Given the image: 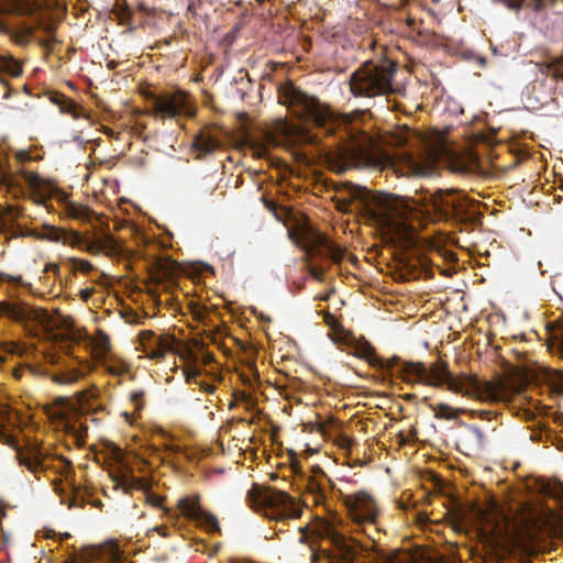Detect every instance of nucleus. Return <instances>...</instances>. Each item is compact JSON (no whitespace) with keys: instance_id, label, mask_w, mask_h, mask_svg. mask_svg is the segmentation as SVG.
<instances>
[{"instance_id":"obj_1","label":"nucleus","mask_w":563,"mask_h":563,"mask_svg":"<svg viewBox=\"0 0 563 563\" xmlns=\"http://www.w3.org/2000/svg\"><path fill=\"white\" fill-rule=\"evenodd\" d=\"M396 376L407 384H421L431 387L446 386L454 394L474 397L481 401L501 402L508 398L507 387L501 380H484L474 374L454 376L446 362L440 361L427 367L421 362L400 360Z\"/></svg>"},{"instance_id":"obj_2","label":"nucleus","mask_w":563,"mask_h":563,"mask_svg":"<svg viewBox=\"0 0 563 563\" xmlns=\"http://www.w3.org/2000/svg\"><path fill=\"white\" fill-rule=\"evenodd\" d=\"M471 514L474 520L486 530L492 538L510 547L529 551L544 538L545 522L536 516H525L519 521L507 518L497 504L490 501L485 507L473 505Z\"/></svg>"},{"instance_id":"obj_3","label":"nucleus","mask_w":563,"mask_h":563,"mask_svg":"<svg viewBox=\"0 0 563 563\" xmlns=\"http://www.w3.org/2000/svg\"><path fill=\"white\" fill-rule=\"evenodd\" d=\"M351 198L363 219L379 229L390 241L408 240L411 228L396 196L356 186L351 191Z\"/></svg>"},{"instance_id":"obj_4","label":"nucleus","mask_w":563,"mask_h":563,"mask_svg":"<svg viewBox=\"0 0 563 563\" xmlns=\"http://www.w3.org/2000/svg\"><path fill=\"white\" fill-rule=\"evenodd\" d=\"M320 536L328 540L342 563H401L398 554H388L377 548L376 537L380 533L379 518L371 523H358L356 531L363 532L368 543H363L352 537H346L333 522L325 521L320 526Z\"/></svg>"},{"instance_id":"obj_5","label":"nucleus","mask_w":563,"mask_h":563,"mask_svg":"<svg viewBox=\"0 0 563 563\" xmlns=\"http://www.w3.org/2000/svg\"><path fill=\"white\" fill-rule=\"evenodd\" d=\"M320 152L328 168L336 174L353 168L385 169L391 165V158L384 152L346 140L344 136H340L333 145H322Z\"/></svg>"},{"instance_id":"obj_6","label":"nucleus","mask_w":563,"mask_h":563,"mask_svg":"<svg viewBox=\"0 0 563 563\" xmlns=\"http://www.w3.org/2000/svg\"><path fill=\"white\" fill-rule=\"evenodd\" d=\"M397 70L398 64L389 58L366 60L350 75V91L355 98L395 95L398 91L394 85Z\"/></svg>"},{"instance_id":"obj_7","label":"nucleus","mask_w":563,"mask_h":563,"mask_svg":"<svg viewBox=\"0 0 563 563\" xmlns=\"http://www.w3.org/2000/svg\"><path fill=\"white\" fill-rule=\"evenodd\" d=\"M279 102L287 106L298 118L322 129L324 134L334 133L336 122L333 112L316 97L306 93L295 85L289 82L280 87Z\"/></svg>"},{"instance_id":"obj_8","label":"nucleus","mask_w":563,"mask_h":563,"mask_svg":"<svg viewBox=\"0 0 563 563\" xmlns=\"http://www.w3.org/2000/svg\"><path fill=\"white\" fill-rule=\"evenodd\" d=\"M12 14L30 16L33 25L27 27V33L32 34L34 30L48 33L49 36L41 40L40 44L46 49H53L56 38L52 34L56 23L49 18L42 0H0V30L5 27V18Z\"/></svg>"},{"instance_id":"obj_9","label":"nucleus","mask_w":563,"mask_h":563,"mask_svg":"<svg viewBox=\"0 0 563 563\" xmlns=\"http://www.w3.org/2000/svg\"><path fill=\"white\" fill-rule=\"evenodd\" d=\"M247 500L252 507L262 511L269 520L286 521L301 516V509L296 499L286 492L274 487L254 486L247 493Z\"/></svg>"},{"instance_id":"obj_10","label":"nucleus","mask_w":563,"mask_h":563,"mask_svg":"<svg viewBox=\"0 0 563 563\" xmlns=\"http://www.w3.org/2000/svg\"><path fill=\"white\" fill-rule=\"evenodd\" d=\"M145 98L151 104V113L161 119L194 117L196 112L190 96L180 89L148 91Z\"/></svg>"},{"instance_id":"obj_11","label":"nucleus","mask_w":563,"mask_h":563,"mask_svg":"<svg viewBox=\"0 0 563 563\" xmlns=\"http://www.w3.org/2000/svg\"><path fill=\"white\" fill-rule=\"evenodd\" d=\"M431 201L437 213L445 219L455 222H470L475 218L472 202L467 197L455 189H437L431 195Z\"/></svg>"},{"instance_id":"obj_12","label":"nucleus","mask_w":563,"mask_h":563,"mask_svg":"<svg viewBox=\"0 0 563 563\" xmlns=\"http://www.w3.org/2000/svg\"><path fill=\"white\" fill-rule=\"evenodd\" d=\"M349 517L353 525L371 523L380 517V510L374 497L366 492H356L342 496Z\"/></svg>"},{"instance_id":"obj_13","label":"nucleus","mask_w":563,"mask_h":563,"mask_svg":"<svg viewBox=\"0 0 563 563\" xmlns=\"http://www.w3.org/2000/svg\"><path fill=\"white\" fill-rule=\"evenodd\" d=\"M0 313L23 324L34 323L43 325L47 321L45 311L33 308L22 301L0 302Z\"/></svg>"},{"instance_id":"obj_14","label":"nucleus","mask_w":563,"mask_h":563,"mask_svg":"<svg viewBox=\"0 0 563 563\" xmlns=\"http://www.w3.org/2000/svg\"><path fill=\"white\" fill-rule=\"evenodd\" d=\"M307 253L310 257L330 260L334 264L341 263L344 251L320 232H312L308 238Z\"/></svg>"},{"instance_id":"obj_15","label":"nucleus","mask_w":563,"mask_h":563,"mask_svg":"<svg viewBox=\"0 0 563 563\" xmlns=\"http://www.w3.org/2000/svg\"><path fill=\"white\" fill-rule=\"evenodd\" d=\"M177 506L186 519L195 521L209 532L214 533L220 531L218 519L212 514L202 510L198 500L185 497L178 500Z\"/></svg>"},{"instance_id":"obj_16","label":"nucleus","mask_w":563,"mask_h":563,"mask_svg":"<svg viewBox=\"0 0 563 563\" xmlns=\"http://www.w3.org/2000/svg\"><path fill=\"white\" fill-rule=\"evenodd\" d=\"M354 355L358 358L367 361V363L383 372L396 375L400 358L394 356L391 358H383L376 355L374 346L366 340L355 342L353 345Z\"/></svg>"},{"instance_id":"obj_17","label":"nucleus","mask_w":563,"mask_h":563,"mask_svg":"<svg viewBox=\"0 0 563 563\" xmlns=\"http://www.w3.org/2000/svg\"><path fill=\"white\" fill-rule=\"evenodd\" d=\"M73 243L92 255L104 253L111 256L118 252L117 241L110 234H104L103 238L91 240L76 233Z\"/></svg>"},{"instance_id":"obj_18","label":"nucleus","mask_w":563,"mask_h":563,"mask_svg":"<svg viewBox=\"0 0 563 563\" xmlns=\"http://www.w3.org/2000/svg\"><path fill=\"white\" fill-rule=\"evenodd\" d=\"M143 351L152 360L164 358L166 352L173 349V340L169 336H157L152 331L141 332Z\"/></svg>"},{"instance_id":"obj_19","label":"nucleus","mask_w":563,"mask_h":563,"mask_svg":"<svg viewBox=\"0 0 563 563\" xmlns=\"http://www.w3.org/2000/svg\"><path fill=\"white\" fill-rule=\"evenodd\" d=\"M14 450L20 466H24L34 475L45 471L44 454L37 445L30 444L25 449L15 445Z\"/></svg>"},{"instance_id":"obj_20","label":"nucleus","mask_w":563,"mask_h":563,"mask_svg":"<svg viewBox=\"0 0 563 563\" xmlns=\"http://www.w3.org/2000/svg\"><path fill=\"white\" fill-rule=\"evenodd\" d=\"M280 131L291 146L319 145V136L303 126L283 122Z\"/></svg>"},{"instance_id":"obj_21","label":"nucleus","mask_w":563,"mask_h":563,"mask_svg":"<svg viewBox=\"0 0 563 563\" xmlns=\"http://www.w3.org/2000/svg\"><path fill=\"white\" fill-rule=\"evenodd\" d=\"M558 0H490L495 5L518 14L522 9L527 8L533 12H542L553 7Z\"/></svg>"},{"instance_id":"obj_22","label":"nucleus","mask_w":563,"mask_h":563,"mask_svg":"<svg viewBox=\"0 0 563 563\" xmlns=\"http://www.w3.org/2000/svg\"><path fill=\"white\" fill-rule=\"evenodd\" d=\"M99 396L97 388L87 389L77 394L79 411L84 415H97L108 412L103 405H95L93 400Z\"/></svg>"},{"instance_id":"obj_23","label":"nucleus","mask_w":563,"mask_h":563,"mask_svg":"<svg viewBox=\"0 0 563 563\" xmlns=\"http://www.w3.org/2000/svg\"><path fill=\"white\" fill-rule=\"evenodd\" d=\"M192 148L199 156L209 155L221 146V141L208 131H200L194 139Z\"/></svg>"},{"instance_id":"obj_24","label":"nucleus","mask_w":563,"mask_h":563,"mask_svg":"<svg viewBox=\"0 0 563 563\" xmlns=\"http://www.w3.org/2000/svg\"><path fill=\"white\" fill-rule=\"evenodd\" d=\"M423 402L428 405L430 410L434 413V418L437 419L453 420L459 416L460 412H462L461 409H454L446 404H431L427 397L423 398Z\"/></svg>"},{"instance_id":"obj_25","label":"nucleus","mask_w":563,"mask_h":563,"mask_svg":"<svg viewBox=\"0 0 563 563\" xmlns=\"http://www.w3.org/2000/svg\"><path fill=\"white\" fill-rule=\"evenodd\" d=\"M275 145H277V141L271 133H267L264 140H255L252 142V148L260 157L267 155L269 148Z\"/></svg>"},{"instance_id":"obj_26","label":"nucleus","mask_w":563,"mask_h":563,"mask_svg":"<svg viewBox=\"0 0 563 563\" xmlns=\"http://www.w3.org/2000/svg\"><path fill=\"white\" fill-rule=\"evenodd\" d=\"M0 67L1 70L10 77L16 78L22 75V66L12 57L3 59Z\"/></svg>"},{"instance_id":"obj_27","label":"nucleus","mask_w":563,"mask_h":563,"mask_svg":"<svg viewBox=\"0 0 563 563\" xmlns=\"http://www.w3.org/2000/svg\"><path fill=\"white\" fill-rule=\"evenodd\" d=\"M82 376L78 369H70L57 373L54 375L53 380L58 384H74Z\"/></svg>"},{"instance_id":"obj_28","label":"nucleus","mask_w":563,"mask_h":563,"mask_svg":"<svg viewBox=\"0 0 563 563\" xmlns=\"http://www.w3.org/2000/svg\"><path fill=\"white\" fill-rule=\"evenodd\" d=\"M119 485L126 492H131L133 489H143L144 488V481L142 478H137L134 476H125L123 475L120 478Z\"/></svg>"},{"instance_id":"obj_29","label":"nucleus","mask_w":563,"mask_h":563,"mask_svg":"<svg viewBox=\"0 0 563 563\" xmlns=\"http://www.w3.org/2000/svg\"><path fill=\"white\" fill-rule=\"evenodd\" d=\"M199 375V372L198 371H192L190 373L187 374V382L188 383H195V384H199L200 388L208 393V394H213L216 391V386L210 384V383H207V382H197V377Z\"/></svg>"},{"instance_id":"obj_30","label":"nucleus","mask_w":563,"mask_h":563,"mask_svg":"<svg viewBox=\"0 0 563 563\" xmlns=\"http://www.w3.org/2000/svg\"><path fill=\"white\" fill-rule=\"evenodd\" d=\"M71 266L74 271L85 274H88L93 269V265L89 261L82 258H71Z\"/></svg>"},{"instance_id":"obj_31","label":"nucleus","mask_w":563,"mask_h":563,"mask_svg":"<svg viewBox=\"0 0 563 563\" xmlns=\"http://www.w3.org/2000/svg\"><path fill=\"white\" fill-rule=\"evenodd\" d=\"M145 393L143 390H134L130 395V400L134 405L136 411H141L144 408L143 398Z\"/></svg>"},{"instance_id":"obj_32","label":"nucleus","mask_w":563,"mask_h":563,"mask_svg":"<svg viewBox=\"0 0 563 563\" xmlns=\"http://www.w3.org/2000/svg\"><path fill=\"white\" fill-rule=\"evenodd\" d=\"M69 212L76 219H85L88 217L89 209L85 206H71Z\"/></svg>"},{"instance_id":"obj_33","label":"nucleus","mask_w":563,"mask_h":563,"mask_svg":"<svg viewBox=\"0 0 563 563\" xmlns=\"http://www.w3.org/2000/svg\"><path fill=\"white\" fill-rule=\"evenodd\" d=\"M188 12H191L194 15L200 14L201 7L210 2L211 0H188Z\"/></svg>"},{"instance_id":"obj_34","label":"nucleus","mask_w":563,"mask_h":563,"mask_svg":"<svg viewBox=\"0 0 563 563\" xmlns=\"http://www.w3.org/2000/svg\"><path fill=\"white\" fill-rule=\"evenodd\" d=\"M325 268L322 265L314 264L309 266V274L317 280H322Z\"/></svg>"},{"instance_id":"obj_35","label":"nucleus","mask_w":563,"mask_h":563,"mask_svg":"<svg viewBox=\"0 0 563 563\" xmlns=\"http://www.w3.org/2000/svg\"><path fill=\"white\" fill-rule=\"evenodd\" d=\"M67 431L74 433L78 439L84 440L87 434V427H80V430H76L74 424H67Z\"/></svg>"},{"instance_id":"obj_36","label":"nucleus","mask_w":563,"mask_h":563,"mask_svg":"<svg viewBox=\"0 0 563 563\" xmlns=\"http://www.w3.org/2000/svg\"><path fill=\"white\" fill-rule=\"evenodd\" d=\"M468 437L476 440L479 444L483 442V439H484L483 431L476 427L470 428Z\"/></svg>"},{"instance_id":"obj_37","label":"nucleus","mask_w":563,"mask_h":563,"mask_svg":"<svg viewBox=\"0 0 563 563\" xmlns=\"http://www.w3.org/2000/svg\"><path fill=\"white\" fill-rule=\"evenodd\" d=\"M323 320L332 329H336V328L340 327V324L338 323L335 317L332 313L328 312V311L323 313Z\"/></svg>"},{"instance_id":"obj_38","label":"nucleus","mask_w":563,"mask_h":563,"mask_svg":"<svg viewBox=\"0 0 563 563\" xmlns=\"http://www.w3.org/2000/svg\"><path fill=\"white\" fill-rule=\"evenodd\" d=\"M98 345H99V349L104 352L110 350V340L106 333H103V332L100 333V340H99Z\"/></svg>"},{"instance_id":"obj_39","label":"nucleus","mask_w":563,"mask_h":563,"mask_svg":"<svg viewBox=\"0 0 563 563\" xmlns=\"http://www.w3.org/2000/svg\"><path fill=\"white\" fill-rule=\"evenodd\" d=\"M147 503L151 504L154 507H162L163 499L161 496L148 493L146 496Z\"/></svg>"},{"instance_id":"obj_40","label":"nucleus","mask_w":563,"mask_h":563,"mask_svg":"<svg viewBox=\"0 0 563 563\" xmlns=\"http://www.w3.org/2000/svg\"><path fill=\"white\" fill-rule=\"evenodd\" d=\"M109 373L115 376H121L126 373V367L124 365H112L109 367Z\"/></svg>"},{"instance_id":"obj_41","label":"nucleus","mask_w":563,"mask_h":563,"mask_svg":"<svg viewBox=\"0 0 563 563\" xmlns=\"http://www.w3.org/2000/svg\"><path fill=\"white\" fill-rule=\"evenodd\" d=\"M24 179L32 186H35L38 183V176L33 172H25Z\"/></svg>"},{"instance_id":"obj_42","label":"nucleus","mask_w":563,"mask_h":563,"mask_svg":"<svg viewBox=\"0 0 563 563\" xmlns=\"http://www.w3.org/2000/svg\"><path fill=\"white\" fill-rule=\"evenodd\" d=\"M353 444H354V440L350 437L344 435L340 439V446L342 449L350 450Z\"/></svg>"},{"instance_id":"obj_43","label":"nucleus","mask_w":563,"mask_h":563,"mask_svg":"<svg viewBox=\"0 0 563 563\" xmlns=\"http://www.w3.org/2000/svg\"><path fill=\"white\" fill-rule=\"evenodd\" d=\"M264 203H265V207H266L271 212H273L277 218H279V217L277 216V210H278V208H279V207H278V205H277L275 201L265 199V200H264Z\"/></svg>"},{"instance_id":"obj_44","label":"nucleus","mask_w":563,"mask_h":563,"mask_svg":"<svg viewBox=\"0 0 563 563\" xmlns=\"http://www.w3.org/2000/svg\"><path fill=\"white\" fill-rule=\"evenodd\" d=\"M552 339L560 345L563 350V329H559L552 336Z\"/></svg>"},{"instance_id":"obj_45","label":"nucleus","mask_w":563,"mask_h":563,"mask_svg":"<svg viewBox=\"0 0 563 563\" xmlns=\"http://www.w3.org/2000/svg\"><path fill=\"white\" fill-rule=\"evenodd\" d=\"M555 385H556L558 391L563 394V372L558 373Z\"/></svg>"},{"instance_id":"obj_46","label":"nucleus","mask_w":563,"mask_h":563,"mask_svg":"<svg viewBox=\"0 0 563 563\" xmlns=\"http://www.w3.org/2000/svg\"><path fill=\"white\" fill-rule=\"evenodd\" d=\"M16 158L19 162L23 163L31 159V155L27 152H19L16 154Z\"/></svg>"},{"instance_id":"obj_47","label":"nucleus","mask_w":563,"mask_h":563,"mask_svg":"<svg viewBox=\"0 0 563 563\" xmlns=\"http://www.w3.org/2000/svg\"><path fill=\"white\" fill-rule=\"evenodd\" d=\"M45 271H46V272L57 273V272L59 271V267H58V265H57V264H55V263H48V264H46V266H45Z\"/></svg>"},{"instance_id":"obj_48","label":"nucleus","mask_w":563,"mask_h":563,"mask_svg":"<svg viewBox=\"0 0 563 563\" xmlns=\"http://www.w3.org/2000/svg\"><path fill=\"white\" fill-rule=\"evenodd\" d=\"M91 294H92V289H90V288L84 289V290H81V298L84 300H88L91 297Z\"/></svg>"},{"instance_id":"obj_49","label":"nucleus","mask_w":563,"mask_h":563,"mask_svg":"<svg viewBox=\"0 0 563 563\" xmlns=\"http://www.w3.org/2000/svg\"><path fill=\"white\" fill-rule=\"evenodd\" d=\"M19 230H20V233L14 234L15 236H27V235L33 236V235H35L32 231L24 232L20 228H19Z\"/></svg>"},{"instance_id":"obj_50","label":"nucleus","mask_w":563,"mask_h":563,"mask_svg":"<svg viewBox=\"0 0 563 563\" xmlns=\"http://www.w3.org/2000/svg\"><path fill=\"white\" fill-rule=\"evenodd\" d=\"M166 529H167V528H166V527H163V526H162V527H157V528H156V530L158 531V533H159L161 536H163V537H166V536H167V533H166Z\"/></svg>"},{"instance_id":"obj_51","label":"nucleus","mask_w":563,"mask_h":563,"mask_svg":"<svg viewBox=\"0 0 563 563\" xmlns=\"http://www.w3.org/2000/svg\"><path fill=\"white\" fill-rule=\"evenodd\" d=\"M548 489H549V487L544 488L545 493H547L548 495H550L551 497H554V498H555V497H556L555 493H553V492H549Z\"/></svg>"},{"instance_id":"obj_52","label":"nucleus","mask_w":563,"mask_h":563,"mask_svg":"<svg viewBox=\"0 0 563 563\" xmlns=\"http://www.w3.org/2000/svg\"><path fill=\"white\" fill-rule=\"evenodd\" d=\"M415 397H416V396H415V395H412V394H408V395H406V396H405V398H406L407 400H411V399H412V398H415Z\"/></svg>"},{"instance_id":"obj_53","label":"nucleus","mask_w":563,"mask_h":563,"mask_svg":"<svg viewBox=\"0 0 563 563\" xmlns=\"http://www.w3.org/2000/svg\"><path fill=\"white\" fill-rule=\"evenodd\" d=\"M10 213H11L12 220H16L19 214L18 213H13V211H10Z\"/></svg>"},{"instance_id":"obj_54","label":"nucleus","mask_w":563,"mask_h":563,"mask_svg":"<svg viewBox=\"0 0 563 563\" xmlns=\"http://www.w3.org/2000/svg\"><path fill=\"white\" fill-rule=\"evenodd\" d=\"M77 498H78V497H77V495H75V496H74V501H73V505H71V506H75V505H76V503H77Z\"/></svg>"},{"instance_id":"obj_55","label":"nucleus","mask_w":563,"mask_h":563,"mask_svg":"<svg viewBox=\"0 0 563 563\" xmlns=\"http://www.w3.org/2000/svg\"><path fill=\"white\" fill-rule=\"evenodd\" d=\"M15 377L20 378L21 377V374L19 372H15L14 373Z\"/></svg>"},{"instance_id":"obj_56","label":"nucleus","mask_w":563,"mask_h":563,"mask_svg":"<svg viewBox=\"0 0 563 563\" xmlns=\"http://www.w3.org/2000/svg\"><path fill=\"white\" fill-rule=\"evenodd\" d=\"M99 505H101V500H97V501L95 503V506H99Z\"/></svg>"},{"instance_id":"obj_57","label":"nucleus","mask_w":563,"mask_h":563,"mask_svg":"<svg viewBox=\"0 0 563 563\" xmlns=\"http://www.w3.org/2000/svg\"><path fill=\"white\" fill-rule=\"evenodd\" d=\"M123 416L129 419L130 415L128 412H124Z\"/></svg>"},{"instance_id":"obj_58","label":"nucleus","mask_w":563,"mask_h":563,"mask_svg":"<svg viewBox=\"0 0 563 563\" xmlns=\"http://www.w3.org/2000/svg\"><path fill=\"white\" fill-rule=\"evenodd\" d=\"M0 81L7 85L5 80L2 77H0Z\"/></svg>"},{"instance_id":"obj_59","label":"nucleus","mask_w":563,"mask_h":563,"mask_svg":"<svg viewBox=\"0 0 563 563\" xmlns=\"http://www.w3.org/2000/svg\"><path fill=\"white\" fill-rule=\"evenodd\" d=\"M4 361V358L2 356H0V363H2Z\"/></svg>"},{"instance_id":"obj_60","label":"nucleus","mask_w":563,"mask_h":563,"mask_svg":"<svg viewBox=\"0 0 563 563\" xmlns=\"http://www.w3.org/2000/svg\"><path fill=\"white\" fill-rule=\"evenodd\" d=\"M2 435V430L0 429V437Z\"/></svg>"},{"instance_id":"obj_61","label":"nucleus","mask_w":563,"mask_h":563,"mask_svg":"<svg viewBox=\"0 0 563 563\" xmlns=\"http://www.w3.org/2000/svg\"><path fill=\"white\" fill-rule=\"evenodd\" d=\"M561 187H562V189H563V183H562V186H561Z\"/></svg>"}]
</instances>
